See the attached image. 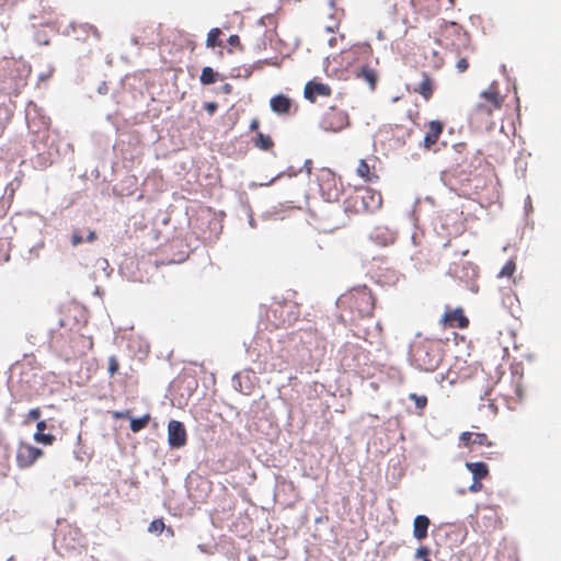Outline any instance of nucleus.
<instances>
[{
    "label": "nucleus",
    "instance_id": "1",
    "mask_svg": "<svg viewBox=\"0 0 561 561\" xmlns=\"http://www.w3.org/2000/svg\"><path fill=\"white\" fill-rule=\"evenodd\" d=\"M337 307L351 312L353 319L370 318L374 314L376 298L366 285L353 287L337 298Z\"/></svg>",
    "mask_w": 561,
    "mask_h": 561
},
{
    "label": "nucleus",
    "instance_id": "2",
    "mask_svg": "<svg viewBox=\"0 0 561 561\" xmlns=\"http://www.w3.org/2000/svg\"><path fill=\"white\" fill-rule=\"evenodd\" d=\"M444 358V343L437 339H422L411 347V362L420 370L435 371Z\"/></svg>",
    "mask_w": 561,
    "mask_h": 561
},
{
    "label": "nucleus",
    "instance_id": "3",
    "mask_svg": "<svg viewBox=\"0 0 561 561\" xmlns=\"http://www.w3.org/2000/svg\"><path fill=\"white\" fill-rule=\"evenodd\" d=\"M503 98L496 84H491L479 95L478 102L470 111V119L477 123H488L495 111L501 110Z\"/></svg>",
    "mask_w": 561,
    "mask_h": 561
},
{
    "label": "nucleus",
    "instance_id": "4",
    "mask_svg": "<svg viewBox=\"0 0 561 561\" xmlns=\"http://www.w3.org/2000/svg\"><path fill=\"white\" fill-rule=\"evenodd\" d=\"M443 43L447 48L461 54L471 49L468 33L455 22H446L442 31Z\"/></svg>",
    "mask_w": 561,
    "mask_h": 561
},
{
    "label": "nucleus",
    "instance_id": "5",
    "mask_svg": "<svg viewBox=\"0 0 561 561\" xmlns=\"http://www.w3.org/2000/svg\"><path fill=\"white\" fill-rule=\"evenodd\" d=\"M348 126V113L336 105L329 106L320 119V127L325 131L339 133Z\"/></svg>",
    "mask_w": 561,
    "mask_h": 561
},
{
    "label": "nucleus",
    "instance_id": "6",
    "mask_svg": "<svg viewBox=\"0 0 561 561\" xmlns=\"http://www.w3.org/2000/svg\"><path fill=\"white\" fill-rule=\"evenodd\" d=\"M347 203L351 204L355 213L369 211L381 205V197L371 190H366L363 194L350 196Z\"/></svg>",
    "mask_w": 561,
    "mask_h": 561
},
{
    "label": "nucleus",
    "instance_id": "7",
    "mask_svg": "<svg viewBox=\"0 0 561 561\" xmlns=\"http://www.w3.org/2000/svg\"><path fill=\"white\" fill-rule=\"evenodd\" d=\"M44 455L43 450L27 443H20L16 451V462L22 469L28 468Z\"/></svg>",
    "mask_w": 561,
    "mask_h": 561
},
{
    "label": "nucleus",
    "instance_id": "8",
    "mask_svg": "<svg viewBox=\"0 0 561 561\" xmlns=\"http://www.w3.org/2000/svg\"><path fill=\"white\" fill-rule=\"evenodd\" d=\"M187 433L182 422L171 420L168 424V443L171 448H181L186 445Z\"/></svg>",
    "mask_w": 561,
    "mask_h": 561
},
{
    "label": "nucleus",
    "instance_id": "9",
    "mask_svg": "<svg viewBox=\"0 0 561 561\" xmlns=\"http://www.w3.org/2000/svg\"><path fill=\"white\" fill-rule=\"evenodd\" d=\"M332 89L329 84L316 79L308 81L304 88V96L311 103H316L318 98H330Z\"/></svg>",
    "mask_w": 561,
    "mask_h": 561
},
{
    "label": "nucleus",
    "instance_id": "10",
    "mask_svg": "<svg viewBox=\"0 0 561 561\" xmlns=\"http://www.w3.org/2000/svg\"><path fill=\"white\" fill-rule=\"evenodd\" d=\"M501 524V519L496 511L490 506L482 510V515L477 517L476 526L482 533H490L496 529Z\"/></svg>",
    "mask_w": 561,
    "mask_h": 561
},
{
    "label": "nucleus",
    "instance_id": "11",
    "mask_svg": "<svg viewBox=\"0 0 561 561\" xmlns=\"http://www.w3.org/2000/svg\"><path fill=\"white\" fill-rule=\"evenodd\" d=\"M444 328L466 329L469 325V319L466 317L462 308L446 310L440 319Z\"/></svg>",
    "mask_w": 561,
    "mask_h": 561
},
{
    "label": "nucleus",
    "instance_id": "12",
    "mask_svg": "<svg viewBox=\"0 0 561 561\" xmlns=\"http://www.w3.org/2000/svg\"><path fill=\"white\" fill-rule=\"evenodd\" d=\"M293 309L294 306L289 304H276L273 306L270 312L273 313L275 318H278L274 325L279 328L291 324L297 319L296 316H293Z\"/></svg>",
    "mask_w": 561,
    "mask_h": 561
},
{
    "label": "nucleus",
    "instance_id": "13",
    "mask_svg": "<svg viewBox=\"0 0 561 561\" xmlns=\"http://www.w3.org/2000/svg\"><path fill=\"white\" fill-rule=\"evenodd\" d=\"M271 110L277 115H289L294 106L293 100L285 94H276L270 100Z\"/></svg>",
    "mask_w": 561,
    "mask_h": 561
},
{
    "label": "nucleus",
    "instance_id": "14",
    "mask_svg": "<svg viewBox=\"0 0 561 561\" xmlns=\"http://www.w3.org/2000/svg\"><path fill=\"white\" fill-rule=\"evenodd\" d=\"M444 130V124L440 121H431L427 124V131L424 137V147L431 149L439 139Z\"/></svg>",
    "mask_w": 561,
    "mask_h": 561
},
{
    "label": "nucleus",
    "instance_id": "15",
    "mask_svg": "<svg viewBox=\"0 0 561 561\" xmlns=\"http://www.w3.org/2000/svg\"><path fill=\"white\" fill-rule=\"evenodd\" d=\"M434 90H435L434 80L430 77L428 73L423 72L422 81L420 82L417 88L414 89V92L422 95L425 101H428L433 96Z\"/></svg>",
    "mask_w": 561,
    "mask_h": 561
},
{
    "label": "nucleus",
    "instance_id": "16",
    "mask_svg": "<svg viewBox=\"0 0 561 561\" xmlns=\"http://www.w3.org/2000/svg\"><path fill=\"white\" fill-rule=\"evenodd\" d=\"M431 522L425 515H417L413 522V536L417 540H423L427 537V529Z\"/></svg>",
    "mask_w": 561,
    "mask_h": 561
},
{
    "label": "nucleus",
    "instance_id": "17",
    "mask_svg": "<svg viewBox=\"0 0 561 561\" xmlns=\"http://www.w3.org/2000/svg\"><path fill=\"white\" fill-rule=\"evenodd\" d=\"M47 424L45 421L37 422L36 433L34 434V440L44 445H53V443L56 440V437L53 434L44 433Z\"/></svg>",
    "mask_w": 561,
    "mask_h": 561
},
{
    "label": "nucleus",
    "instance_id": "18",
    "mask_svg": "<svg viewBox=\"0 0 561 561\" xmlns=\"http://www.w3.org/2000/svg\"><path fill=\"white\" fill-rule=\"evenodd\" d=\"M76 33H81L83 36L82 41H87L89 37H93L94 39H101V33L96 26L90 23H81L78 26L73 27Z\"/></svg>",
    "mask_w": 561,
    "mask_h": 561
},
{
    "label": "nucleus",
    "instance_id": "19",
    "mask_svg": "<svg viewBox=\"0 0 561 561\" xmlns=\"http://www.w3.org/2000/svg\"><path fill=\"white\" fill-rule=\"evenodd\" d=\"M356 78L366 81L371 90L376 88L378 81V75L376 70L370 68L369 66H363L356 73Z\"/></svg>",
    "mask_w": 561,
    "mask_h": 561
},
{
    "label": "nucleus",
    "instance_id": "20",
    "mask_svg": "<svg viewBox=\"0 0 561 561\" xmlns=\"http://www.w3.org/2000/svg\"><path fill=\"white\" fill-rule=\"evenodd\" d=\"M466 467L472 473L473 480H482L489 474V468L482 461L467 462Z\"/></svg>",
    "mask_w": 561,
    "mask_h": 561
},
{
    "label": "nucleus",
    "instance_id": "21",
    "mask_svg": "<svg viewBox=\"0 0 561 561\" xmlns=\"http://www.w3.org/2000/svg\"><path fill=\"white\" fill-rule=\"evenodd\" d=\"M356 173L365 182H375L378 179V175L375 172L370 171V167L364 159L359 160L358 165L356 168Z\"/></svg>",
    "mask_w": 561,
    "mask_h": 561
},
{
    "label": "nucleus",
    "instance_id": "22",
    "mask_svg": "<svg viewBox=\"0 0 561 561\" xmlns=\"http://www.w3.org/2000/svg\"><path fill=\"white\" fill-rule=\"evenodd\" d=\"M254 147L264 150V151H271L274 147V141L271 138V136L265 135L261 131L256 133V137L253 140Z\"/></svg>",
    "mask_w": 561,
    "mask_h": 561
},
{
    "label": "nucleus",
    "instance_id": "23",
    "mask_svg": "<svg viewBox=\"0 0 561 561\" xmlns=\"http://www.w3.org/2000/svg\"><path fill=\"white\" fill-rule=\"evenodd\" d=\"M221 35V31L218 27H214L209 31L206 39L207 47H221L222 41L219 38Z\"/></svg>",
    "mask_w": 561,
    "mask_h": 561
},
{
    "label": "nucleus",
    "instance_id": "24",
    "mask_svg": "<svg viewBox=\"0 0 561 561\" xmlns=\"http://www.w3.org/2000/svg\"><path fill=\"white\" fill-rule=\"evenodd\" d=\"M199 79L203 84H211L218 80V73L210 67H204Z\"/></svg>",
    "mask_w": 561,
    "mask_h": 561
},
{
    "label": "nucleus",
    "instance_id": "25",
    "mask_svg": "<svg viewBox=\"0 0 561 561\" xmlns=\"http://www.w3.org/2000/svg\"><path fill=\"white\" fill-rule=\"evenodd\" d=\"M149 421H150L149 414H145L144 416H141L139 419H130V431L133 433L140 432L149 424Z\"/></svg>",
    "mask_w": 561,
    "mask_h": 561
},
{
    "label": "nucleus",
    "instance_id": "26",
    "mask_svg": "<svg viewBox=\"0 0 561 561\" xmlns=\"http://www.w3.org/2000/svg\"><path fill=\"white\" fill-rule=\"evenodd\" d=\"M516 271V262L514 259L508 260L499 273V277L511 278Z\"/></svg>",
    "mask_w": 561,
    "mask_h": 561
},
{
    "label": "nucleus",
    "instance_id": "27",
    "mask_svg": "<svg viewBox=\"0 0 561 561\" xmlns=\"http://www.w3.org/2000/svg\"><path fill=\"white\" fill-rule=\"evenodd\" d=\"M230 76L231 78L249 79L252 76V68L245 66L232 68Z\"/></svg>",
    "mask_w": 561,
    "mask_h": 561
},
{
    "label": "nucleus",
    "instance_id": "28",
    "mask_svg": "<svg viewBox=\"0 0 561 561\" xmlns=\"http://www.w3.org/2000/svg\"><path fill=\"white\" fill-rule=\"evenodd\" d=\"M10 119L9 110L7 106L0 105V136L3 134Z\"/></svg>",
    "mask_w": 561,
    "mask_h": 561
},
{
    "label": "nucleus",
    "instance_id": "29",
    "mask_svg": "<svg viewBox=\"0 0 561 561\" xmlns=\"http://www.w3.org/2000/svg\"><path fill=\"white\" fill-rule=\"evenodd\" d=\"M165 529V524L162 518L152 520L148 527V531L152 534H161Z\"/></svg>",
    "mask_w": 561,
    "mask_h": 561
},
{
    "label": "nucleus",
    "instance_id": "30",
    "mask_svg": "<svg viewBox=\"0 0 561 561\" xmlns=\"http://www.w3.org/2000/svg\"><path fill=\"white\" fill-rule=\"evenodd\" d=\"M409 399L414 401L415 407L420 410L425 409V407L427 405L426 396H417L416 393H410Z\"/></svg>",
    "mask_w": 561,
    "mask_h": 561
},
{
    "label": "nucleus",
    "instance_id": "31",
    "mask_svg": "<svg viewBox=\"0 0 561 561\" xmlns=\"http://www.w3.org/2000/svg\"><path fill=\"white\" fill-rule=\"evenodd\" d=\"M473 444L480 445V446H492L493 444L489 440L486 434L484 433H473Z\"/></svg>",
    "mask_w": 561,
    "mask_h": 561
},
{
    "label": "nucleus",
    "instance_id": "32",
    "mask_svg": "<svg viewBox=\"0 0 561 561\" xmlns=\"http://www.w3.org/2000/svg\"><path fill=\"white\" fill-rule=\"evenodd\" d=\"M119 369V363L116 356H110L108 357V367L107 371L111 377H113Z\"/></svg>",
    "mask_w": 561,
    "mask_h": 561
},
{
    "label": "nucleus",
    "instance_id": "33",
    "mask_svg": "<svg viewBox=\"0 0 561 561\" xmlns=\"http://www.w3.org/2000/svg\"><path fill=\"white\" fill-rule=\"evenodd\" d=\"M459 439L462 443L463 447H470L471 445H473V443H472L473 433H471V432H463V433L460 434Z\"/></svg>",
    "mask_w": 561,
    "mask_h": 561
},
{
    "label": "nucleus",
    "instance_id": "34",
    "mask_svg": "<svg viewBox=\"0 0 561 561\" xmlns=\"http://www.w3.org/2000/svg\"><path fill=\"white\" fill-rule=\"evenodd\" d=\"M428 556H430L428 547L421 546L420 548L416 549L415 558H420V559H422L424 561V560L428 559Z\"/></svg>",
    "mask_w": 561,
    "mask_h": 561
},
{
    "label": "nucleus",
    "instance_id": "35",
    "mask_svg": "<svg viewBox=\"0 0 561 561\" xmlns=\"http://www.w3.org/2000/svg\"><path fill=\"white\" fill-rule=\"evenodd\" d=\"M111 414H112V417L115 419V420H118V419H130V411L129 410L113 411V412H111Z\"/></svg>",
    "mask_w": 561,
    "mask_h": 561
},
{
    "label": "nucleus",
    "instance_id": "36",
    "mask_svg": "<svg viewBox=\"0 0 561 561\" xmlns=\"http://www.w3.org/2000/svg\"><path fill=\"white\" fill-rule=\"evenodd\" d=\"M469 67V62L466 57L460 58L457 64L456 68L459 72H465Z\"/></svg>",
    "mask_w": 561,
    "mask_h": 561
},
{
    "label": "nucleus",
    "instance_id": "37",
    "mask_svg": "<svg viewBox=\"0 0 561 561\" xmlns=\"http://www.w3.org/2000/svg\"><path fill=\"white\" fill-rule=\"evenodd\" d=\"M8 459H9L8 447L3 444H0V463L7 462Z\"/></svg>",
    "mask_w": 561,
    "mask_h": 561
},
{
    "label": "nucleus",
    "instance_id": "38",
    "mask_svg": "<svg viewBox=\"0 0 561 561\" xmlns=\"http://www.w3.org/2000/svg\"><path fill=\"white\" fill-rule=\"evenodd\" d=\"M41 409L39 408H34V409H31L27 413V419L30 421H35V420H38L41 417Z\"/></svg>",
    "mask_w": 561,
    "mask_h": 561
},
{
    "label": "nucleus",
    "instance_id": "39",
    "mask_svg": "<svg viewBox=\"0 0 561 561\" xmlns=\"http://www.w3.org/2000/svg\"><path fill=\"white\" fill-rule=\"evenodd\" d=\"M83 242V238L79 231H75L71 237V244L77 247Z\"/></svg>",
    "mask_w": 561,
    "mask_h": 561
},
{
    "label": "nucleus",
    "instance_id": "40",
    "mask_svg": "<svg viewBox=\"0 0 561 561\" xmlns=\"http://www.w3.org/2000/svg\"><path fill=\"white\" fill-rule=\"evenodd\" d=\"M483 488L481 480H473V483L469 486L470 492H480Z\"/></svg>",
    "mask_w": 561,
    "mask_h": 561
},
{
    "label": "nucleus",
    "instance_id": "41",
    "mask_svg": "<svg viewBox=\"0 0 561 561\" xmlns=\"http://www.w3.org/2000/svg\"><path fill=\"white\" fill-rule=\"evenodd\" d=\"M204 107L207 111V113L211 115L216 112L218 106L215 102H208V103H205Z\"/></svg>",
    "mask_w": 561,
    "mask_h": 561
},
{
    "label": "nucleus",
    "instance_id": "42",
    "mask_svg": "<svg viewBox=\"0 0 561 561\" xmlns=\"http://www.w3.org/2000/svg\"><path fill=\"white\" fill-rule=\"evenodd\" d=\"M356 47H357L358 50L367 53L369 55L373 53V48H371L370 44H368V43H365L363 45H358Z\"/></svg>",
    "mask_w": 561,
    "mask_h": 561
},
{
    "label": "nucleus",
    "instance_id": "43",
    "mask_svg": "<svg viewBox=\"0 0 561 561\" xmlns=\"http://www.w3.org/2000/svg\"><path fill=\"white\" fill-rule=\"evenodd\" d=\"M228 43L230 46H239L240 45V38L238 35H230V37L228 38Z\"/></svg>",
    "mask_w": 561,
    "mask_h": 561
},
{
    "label": "nucleus",
    "instance_id": "44",
    "mask_svg": "<svg viewBox=\"0 0 561 561\" xmlns=\"http://www.w3.org/2000/svg\"><path fill=\"white\" fill-rule=\"evenodd\" d=\"M259 126H260V121L257 118H253L250 123V130L257 133Z\"/></svg>",
    "mask_w": 561,
    "mask_h": 561
},
{
    "label": "nucleus",
    "instance_id": "45",
    "mask_svg": "<svg viewBox=\"0 0 561 561\" xmlns=\"http://www.w3.org/2000/svg\"><path fill=\"white\" fill-rule=\"evenodd\" d=\"M232 85L230 83H225L222 87H221V91L222 93L225 94H231L232 93Z\"/></svg>",
    "mask_w": 561,
    "mask_h": 561
},
{
    "label": "nucleus",
    "instance_id": "46",
    "mask_svg": "<svg viewBox=\"0 0 561 561\" xmlns=\"http://www.w3.org/2000/svg\"><path fill=\"white\" fill-rule=\"evenodd\" d=\"M95 240H96V233L94 231H89V233L87 236V241L94 242Z\"/></svg>",
    "mask_w": 561,
    "mask_h": 561
},
{
    "label": "nucleus",
    "instance_id": "47",
    "mask_svg": "<svg viewBox=\"0 0 561 561\" xmlns=\"http://www.w3.org/2000/svg\"><path fill=\"white\" fill-rule=\"evenodd\" d=\"M377 38H378L379 41H385V39H386V35H385V32H383L382 30H379V31L377 32Z\"/></svg>",
    "mask_w": 561,
    "mask_h": 561
},
{
    "label": "nucleus",
    "instance_id": "48",
    "mask_svg": "<svg viewBox=\"0 0 561 561\" xmlns=\"http://www.w3.org/2000/svg\"><path fill=\"white\" fill-rule=\"evenodd\" d=\"M168 531L173 535V530L171 528H168Z\"/></svg>",
    "mask_w": 561,
    "mask_h": 561
},
{
    "label": "nucleus",
    "instance_id": "49",
    "mask_svg": "<svg viewBox=\"0 0 561 561\" xmlns=\"http://www.w3.org/2000/svg\"><path fill=\"white\" fill-rule=\"evenodd\" d=\"M424 561H431V560H430V559H427V560H424Z\"/></svg>",
    "mask_w": 561,
    "mask_h": 561
}]
</instances>
